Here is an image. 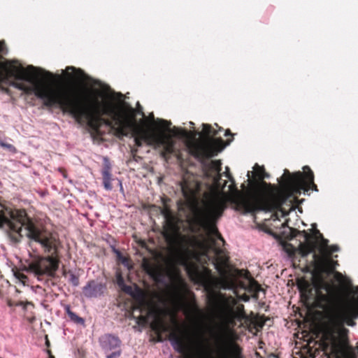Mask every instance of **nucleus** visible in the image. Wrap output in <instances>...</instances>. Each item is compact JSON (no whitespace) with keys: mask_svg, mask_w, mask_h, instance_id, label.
Returning <instances> with one entry per match:
<instances>
[{"mask_svg":"<svg viewBox=\"0 0 358 358\" xmlns=\"http://www.w3.org/2000/svg\"><path fill=\"white\" fill-rule=\"evenodd\" d=\"M280 190L278 191L268 212L280 211L283 215L288 214L283 206H287L289 209L292 208L293 203L298 199L297 195L301 194V191L308 192V187L304 183V176L301 171L291 173L287 169L278 180Z\"/></svg>","mask_w":358,"mask_h":358,"instance_id":"obj_7","label":"nucleus"},{"mask_svg":"<svg viewBox=\"0 0 358 358\" xmlns=\"http://www.w3.org/2000/svg\"><path fill=\"white\" fill-rule=\"evenodd\" d=\"M64 275L65 276H69V282L74 287H77L79 285L78 276L73 273L71 271H65L64 272Z\"/></svg>","mask_w":358,"mask_h":358,"instance_id":"obj_24","label":"nucleus"},{"mask_svg":"<svg viewBox=\"0 0 358 358\" xmlns=\"http://www.w3.org/2000/svg\"><path fill=\"white\" fill-rule=\"evenodd\" d=\"M215 126L218 127V130L215 129L209 124H203L202 134L204 139L202 141L188 142L187 144L189 154L201 163L217 155L233 140V138L227 139L224 143L222 138H215L218 132L223 129L217 124H215Z\"/></svg>","mask_w":358,"mask_h":358,"instance_id":"obj_8","label":"nucleus"},{"mask_svg":"<svg viewBox=\"0 0 358 358\" xmlns=\"http://www.w3.org/2000/svg\"><path fill=\"white\" fill-rule=\"evenodd\" d=\"M105 288L106 287L103 284L96 282L94 280H90L83 287V292L87 298L97 297L103 293Z\"/></svg>","mask_w":358,"mask_h":358,"instance_id":"obj_15","label":"nucleus"},{"mask_svg":"<svg viewBox=\"0 0 358 358\" xmlns=\"http://www.w3.org/2000/svg\"><path fill=\"white\" fill-rule=\"evenodd\" d=\"M159 124H160V127H162L163 129H166V130L169 129V127L171 124V122H169L166 120H160Z\"/></svg>","mask_w":358,"mask_h":358,"instance_id":"obj_30","label":"nucleus"},{"mask_svg":"<svg viewBox=\"0 0 358 358\" xmlns=\"http://www.w3.org/2000/svg\"><path fill=\"white\" fill-rule=\"evenodd\" d=\"M47 353L49 355V358H55L54 355H52V352H51V350H47Z\"/></svg>","mask_w":358,"mask_h":358,"instance_id":"obj_38","label":"nucleus"},{"mask_svg":"<svg viewBox=\"0 0 358 358\" xmlns=\"http://www.w3.org/2000/svg\"><path fill=\"white\" fill-rule=\"evenodd\" d=\"M71 70L74 73V78L78 80H88L90 79L89 76H87L85 72L80 69H76L74 66H68L66 69L65 73L66 77L69 79L72 78V75L69 73L68 71Z\"/></svg>","mask_w":358,"mask_h":358,"instance_id":"obj_20","label":"nucleus"},{"mask_svg":"<svg viewBox=\"0 0 358 358\" xmlns=\"http://www.w3.org/2000/svg\"><path fill=\"white\" fill-rule=\"evenodd\" d=\"M226 206V201L224 199L216 198L208 208L198 210L194 215V223L198 227V230L202 228L208 233V238L203 241L194 238L192 243L194 246L201 249L205 255L210 249H213L217 255L221 252V250L217 245V240L213 236L224 243L216 227V222L222 215Z\"/></svg>","mask_w":358,"mask_h":358,"instance_id":"obj_5","label":"nucleus"},{"mask_svg":"<svg viewBox=\"0 0 358 358\" xmlns=\"http://www.w3.org/2000/svg\"><path fill=\"white\" fill-rule=\"evenodd\" d=\"M57 78L60 79L61 76H57Z\"/></svg>","mask_w":358,"mask_h":358,"instance_id":"obj_48","label":"nucleus"},{"mask_svg":"<svg viewBox=\"0 0 358 358\" xmlns=\"http://www.w3.org/2000/svg\"><path fill=\"white\" fill-rule=\"evenodd\" d=\"M182 250H183V252H185V253L189 252V249L185 247V246H182Z\"/></svg>","mask_w":358,"mask_h":358,"instance_id":"obj_39","label":"nucleus"},{"mask_svg":"<svg viewBox=\"0 0 358 358\" xmlns=\"http://www.w3.org/2000/svg\"><path fill=\"white\" fill-rule=\"evenodd\" d=\"M9 217L0 213V228L5 229L10 238L15 243H19L23 235L24 227L26 236L41 244L43 251L50 254L47 257H38L28 265L27 271L35 274L39 279L41 276L54 277L59 265L58 246L59 241L52 233L41 230L33 220L27 215L24 209H10Z\"/></svg>","mask_w":358,"mask_h":358,"instance_id":"obj_2","label":"nucleus"},{"mask_svg":"<svg viewBox=\"0 0 358 358\" xmlns=\"http://www.w3.org/2000/svg\"><path fill=\"white\" fill-rule=\"evenodd\" d=\"M15 276L23 283H25L28 279L27 276L20 271L15 273Z\"/></svg>","mask_w":358,"mask_h":358,"instance_id":"obj_29","label":"nucleus"},{"mask_svg":"<svg viewBox=\"0 0 358 358\" xmlns=\"http://www.w3.org/2000/svg\"><path fill=\"white\" fill-rule=\"evenodd\" d=\"M175 145L176 143L170 135L166 134L164 132L155 134L154 147L155 148L162 147L160 155L166 161H168L170 156L175 153Z\"/></svg>","mask_w":358,"mask_h":358,"instance_id":"obj_13","label":"nucleus"},{"mask_svg":"<svg viewBox=\"0 0 358 358\" xmlns=\"http://www.w3.org/2000/svg\"><path fill=\"white\" fill-rule=\"evenodd\" d=\"M265 173V169L263 166H259L256 164L255 166V176L257 178H260V176Z\"/></svg>","mask_w":358,"mask_h":358,"instance_id":"obj_27","label":"nucleus"},{"mask_svg":"<svg viewBox=\"0 0 358 358\" xmlns=\"http://www.w3.org/2000/svg\"><path fill=\"white\" fill-rule=\"evenodd\" d=\"M31 304L30 302L17 301L15 303V306H22L24 309H26L27 305Z\"/></svg>","mask_w":358,"mask_h":358,"instance_id":"obj_32","label":"nucleus"},{"mask_svg":"<svg viewBox=\"0 0 358 358\" xmlns=\"http://www.w3.org/2000/svg\"><path fill=\"white\" fill-rule=\"evenodd\" d=\"M268 177V173L265 171L260 178L248 179V188L244 193L239 192L237 205L245 213L268 212L271 202L280 190V184H271L264 180Z\"/></svg>","mask_w":358,"mask_h":358,"instance_id":"obj_4","label":"nucleus"},{"mask_svg":"<svg viewBox=\"0 0 358 358\" xmlns=\"http://www.w3.org/2000/svg\"><path fill=\"white\" fill-rule=\"evenodd\" d=\"M8 49L3 41H0V80L3 78V71H5L6 76L9 78H15L16 80L26 81L27 83L23 82L13 81L10 85L22 90L25 94L31 95L34 94L39 99L38 93L45 92L47 89H58L59 85H55L50 83L40 81L36 78L37 69L33 66H28L24 69L22 66H17L11 64L15 63V61L10 62V65L8 66V62H3V55H6Z\"/></svg>","mask_w":358,"mask_h":358,"instance_id":"obj_6","label":"nucleus"},{"mask_svg":"<svg viewBox=\"0 0 358 358\" xmlns=\"http://www.w3.org/2000/svg\"><path fill=\"white\" fill-rule=\"evenodd\" d=\"M38 93L43 105L48 108H58L64 113L71 115L77 122H85L96 135L101 136L103 124L113 130L118 138L124 136L134 138L137 147L147 145L154 146L156 134H150L139 127L136 120V110L130 106H119L112 101H100V91L88 90L78 96L73 86H60L58 89H47Z\"/></svg>","mask_w":358,"mask_h":358,"instance_id":"obj_1","label":"nucleus"},{"mask_svg":"<svg viewBox=\"0 0 358 358\" xmlns=\"http://www.w3.org/2000/svg\"><path fill=\"white\" fill-rule=\"evenodd\" d=\"M327 264H334V262L332 259H327Z\"/></svg>","mask_w":358,"mask_h":358,"instance_id":"obj_41","label":"nucleus"},{"mask_svg":"<svg viewBox=\"0 0 358 358\" xmlns=\"http://www.w3.org/2000/svg\"><path fill=\"white\" fill-rule=\"evenodd\" d=\"M227 261V258L222 257H217L215 259V268L222 275L220 278L213 276L211 271L207 268L203 273L198 274L199 280L208 292L209 303L215 308H218L222 315L223 320L220 328L213 334V338L216 343L222 342L225 338V331L236 325V312L234 306L237 303L236 300L231 296H227L215 291L218 288L230 289L233 286V282L224 275V266Z\"/></svg>","mask_w":358,"mask_h":358,"instance_id":"obj_3","label":"nucleus"},{"mask_svg":"<svg viewBox=\"0 0 358 358\" xmlns=\"http://www.w3.org/2000/svg\"><path fill=\"white\" fill-rule=\"evenodd\" d=\"M224 136H233V135H232V134L231 133V131H230L229 129H227V130L225 131Z\"/></svg>","mask_w":358,"mask_h":358,"instance_id":"obj_36","label":"nucleus"},{"mask_svg":"<svg viewBox=\"0 0 358 358\" xmlns=\"http://www.w3.org/2000/svg\"><path fill=\"white\" fill-rule=\"evenodd\" d=\"M99 343L101 348L106 351H110L119 348L121 345V341L117 336L112 334H104L99 338Z\"/></svg>","mask_w":358,"mask_h":358,"instance_id":"obj_16","label":"nucleus"},{"mask_svg":"<svg viewBox=\"0 0 358 358\" xmlns=\"http://www.w3.org/2000/svg\"><path fill=\"white\" fill-rule=\"evenodd\" d=\"M169 340L173 349L181 355L182 358H213L208 352L193 354L192 343L184 334L173 331L169 335ZM219 358H244L243 348L236 343H230L220 354Z\"/></svg>","mask_w":358,"mask_h":358,"instance_id":"obj_9","label":"nucleus"},{"mask_svg":"<svg viewBox=\"0 0 358 358\" xmlns=\"http://www.w3.org/2000/svg\"><path fill=\"white\" fill-rule=\"evenodd\" d=\"M341 317L348 326L353 327L356 324L354 320L358 317V296L345 306L341 313Z\"/></svg>","mask_w":358,"mask_h":358,"instance_id":"obj_14","label":"nucleus"},{"mask_svg":"<svg viewBox=\"0 0 358 358\" xmlns=\"http://www.w3.org/2000/svg\"><path fill=\"white\" fill-rule=\"evenodd\" d=\"M47 74H48L50 78H53V77H55V76H54V75H53L52 73H50V72H47Z\"/></svg>","mask_w":358,"mask_h":358,"instance_id":"obj_42","label":"nucleus"},{"mask_svg":"<svg viewBox=\"0 0 358 358\" xmlns=\"http://www.w3.org/2000/svg\"><path fill=\"white\" fill-rule=\"evenodd\" d=\"M248 299H249V298L248 296L244 297L245 301H248Z\"/></svg>","mask_w":358,"mask_h":358,"instance_id":"obj_45","label":"nucleus"},{"mask_svg":"<svg viewBox=\"0 0 358 358\" xmlns=\"http://www.w3.org/2000/svg\"><path fill=\"white\" fill-rule=\"evenodd\" d=\"M117 282L119 285H120L121 283L123 282V279L120 275H119V276L117 278Z\"/></svg>","mask_w":358,"mask_h":358,"instance_id":"obj_37","label":"nucleus"},{"mask_svg":"<svg viewBox=\"0 0 358 358\" xmlns=\"http://www.w3.org/2000/svg\"><path fill=\"white\" fill-rule=\"evenodd\" d=\"M173 132L174 136H178L179 138H189V134L185 129L174 127L173 129Z\"/></svg>","mask_w":358,"mask_h":358,"instance_id":"obj_25","label":"nucleus"},{"mask_svg":"<svg viewBox=\"0 0 358 358\" xmlns=\"http://www.w3.org/2000/svg\"><path fill=\"white\" fill-rule=\"evenodd\" d=\"M246 318V314L244 310V306L240 305L237 308V311L236 312V319L238 320H242Z\"/></svg>","mask_w":358,"mask_h":358,"instance_id":"obj_26","label":"nucleus"},{"mask_svg":"<svg viewBox=\"0 0 358 358\" xmlns=\"http://www.w3.org/2000/svg\"><path fill=\"white\" fill-rule=\"evenodd\" d=\"M227 169V172H226V176L229 178V180L232 182V183H234V179L233 178V176H231V174L229 172V168L227 167L226 168Z\"/></svg>","mask_w":358,"mask_h":358,"instance_id":"obj_34","label":"nucleus"},{"mask_svg":"<svg viewBox=\"0 0 358 358\" xmlns=\"http://www.w3.org/2000/svg\"><path fill=\"white\" fill-rule=\"evenodd\" d=\"M331 351L336 357H338V355L341 352V345L338 343H333Z\"/></svg>","mask_w":358,"mask_h":358,"instance_id":"obj_28","label":"nucleus"},{"mask_svg":"<svg viewBox=\"0 0 358 358\" xmlns=\"http://www.w3.org/2000/svg\"><path fill=\"white\" fill-rule=\"evenodd\" d=\"M343 332L346 333V332H348V330H347V329H344L343 330Z\"/></svg>","mask_w":358,"mask_h":358,"instance_id":"obj_46","label":"nucleus"},{"mask_svg":"<svg viewBox=\"0 0 358 358\" xmlns=\"http://www.w3.org/2000/svg\"><path fill=\"white\" fill-rule=\"evenodd\" d=\"M175 145L176 143L170 135L166 134L164 132L155 134L154 147L155 148L162 147L160 155L166 161H168L170 156L175 153Z\"/></svg>","mask_w":358,"mask_h":358,"instance_id":"obj_12","label":"nucleus"},{"mask_svg":"<svg viewBox=\"0 0 358 358\" xmlns=\"http://www.w3.org/2000/svg\"><path fill=\"white\" fill-rule=\"evenodd\" d=\"M301 234H303L305 241L299 243L298 250L303 257H305L310 253L315 252L317 248V241L315 236L317 235L319 238L322 239L320 245L321 252H326L328 255H331L334 252L338 250V247L337 245L328 246V240L323 238L322 234H320L318 229H315L314 236H311L305 230L300 231L297 229H293L291 232V238H295Z\"/></svg>","mask_w":358,"mask_h":358,"instance_id":"obj_10","label":"nucleus"},{"mask_svg":"<svg viewBox=\"0 0 358 358\" xmlns=\"http://www.w3.org/2000/svg\"><path fill=\"white\" fill-rule=\"evenodd\" d=\"M0 145L2 148H6L9 149L10 150H11L12 149L15 148L13 145L9 144V143H3V142H1Z\"/></svg>","mask_w":358,"mask_h":358,"instance_id":"obj_33","label":"nucleus"},{"mask_svg":"<svg viewBox=\"0 0 358 358\" xmlns=\"http://www.w3.org/2000/svg\"><path fill=\"white\" fill-rule=\"evenodd\" d=\"M257 287H258V289H257V291H259V290H261V289H261V287H260V286H259V285H257Z\"/></svg>","mask_w":358,"mask_h":358,"instance_id":"obj_44","label":"nucleus"},{"mask_svg":"<svg viewBox=\"0 0 358 358\" xmlns=\"http://www.w3.org/2000/svg\"><path fill=\"white\" fill-rule=\"evenodd\" d=\"M250 171H248V176L250 177Z\"/></svg>","mask_w":358,"mask_h":358,"instance_id":"obj_47","label":"nucleus"},{"mask_svg":"<svg viewBox=\"0 0 358 358\" xmlns=\"http://www.w3.org/2000/svg\"><path fill=\"white\" fill-rule=\"evenodd\" d=\"M15 303H16V302L12 301L11 299H8L7 300V305L9 306V307H13V306H15Z\"/></svg>","mask_w":358,"mask_h":358,"instance_id":"obj_35","label":"nucleus"},{"mask_svg":"<svg viewBox=\"0 0 358 358\" xmlns=\"http://www.w3.org/2000/svg\"><path fill=\"white\" fill-rule=\"evenodd\" d=\"M133 310H138L140 314L136 317V323L141 326H146L149 323V319L151 316L155 318L150 323V327L157 334H160L162 332L167 331V326L164 320L157 315V310L146 302L145 300H141L136 304Z\"/></svg>","mask_w":358,"mask_h":358,"instance_id":"obj_11","label":"nucleus"},{"mask_svg":"<svg viewBox=\"0 0 358 358\" xmlns=\"http://www.w3.org/2000/svg\"><path fill=\"white\" fill-rule=\"evenodd\" d=\"M222 162L220 160H212L208 164L209 170L216 172L217 176L215 177L214 180L215 183H217L221 178L220 171L222 169Z\"/></svg>","mask_w":358,"mask_h":358,"instance_id":"obj_22","label":"nucleus"},{"mask_svg":"<svg viewBox=\"0 0 358 358\" xmlns=\"http://www.w3.org/2000/svg\"><path fill=\"white\" fill-rule=\"evenodd\" d=\"M45 339H46L45 345H46L48 347H49V346H50V341H49V340H48V336H45Z\"/></svg>","mask_w":358,"mask_h":358,"instance_id":"obj_40","label":"nucleus"},{"mask_svg":"<svg viewBox=\"0 0 358 358\" xmlns=\"http://www.w3.org/2000/svg\"><path fill=\"white\" fill-rule=\"evenodd\" d=\"M64 310L72 322L76 324H83L84 322V320L73 312L69 306H66Z\"/></svg>","mask_w":358,"mask_h":358,"instance_id":"obj_23","label":"nucleus"},{"mask_svg":"<svg viewBox=\"0 0 358 358\" xmlns=\"http://www.w3.org/2000/svg\"><path fill=\"white\" fill-rule=\"evenodd\" d=\"M303 176H304V183L308 187V191L310 189L317 192L318 189L317 185L314 182V173L308 166H305L303 168Z\"/></svg>","mask_w":358,"mask_h":358,"instance_id":"obj_19","label":"nucleus"},{"mask_svg":"<svg viewBox=\"0 0 358 358\" xmlns=\"http://www.w3.org/2000/svg\"><path fill=\"white\" fill-rule=\"evenodd\" d=\"M313 257H314L315 259H317L318 258L317 255L315 254V253H314Z\"/></svg>","mask_w":358,"mask_h":358,"instance_id":"obj_43","label":"nucleus"},{"mask_svg":"<svg viewBox=\"0 0 358 358\" xmlns=\"http://www.w3.org/2000/svg\"><path fill=\"white\" fill-rule=\"evenodd\" d=\"M102 177H103V184L104 188L106 190H111L113 187L111 185V173H110V167L109 166H106L102 171Z\"/></svg>","mask_w":358,"mask_h":358,"instance_id":"obj_21","label":"nucleus"},{"mask_svg":"<svg viewBox=\"0 0 358 358\" xmlns=\"http://www.w3.org/2000/svg\"><path fill=\"white\" fill-rule=\"evenodd\" d=\"M297 287L303 299L308 301L313 297V286L308 280L305 278L299 279Z\"/></svg>","mask_w":358,"mask_h":358,"instance_id":"obj_17","label":"nucleus"},{"mask_svg":"<svg viewBox=\"0 0 358 358\" xmlns=\"http://www.w3.org/2000/svg\"><path fill=\"white\" fill-rule=\"evenodd\" d=\"M0 358H2V357H0Z\"/></svg>","mask_w":358,"mask_h":358,"instance_id":"obj_49","label":"nucleus"},{"mask_svg":"<svg viewBox=\"0 0 358 358\" xmlns=\"http://www.w3.org/2000/svg\"><path fill=\"white\" fill-rule=\"evenodd\" d=\"M179 231L180 228L176 223L170 222L169 224V229L164 234V236L167 241L170 243L178 244V238L182 241L185 240V236H182L180 234Z\"/></svg>","mask_w":358,"mask_h":358,"instance_id":"obj_18","label":"nucleus"},{"mask_svg":"<svg viewBox=\"0 0 358 358\" xmlns=\"http://www.w3.org/2000/svg\"><path fill=\"white\" fill-rule=\"evenodd\" d=\"M121 350H118L117 351H115L106 356L107 358H116L120 356Z\"/></svg>","mask_w":358,"mask_h":358,"instance_id":"obj_31","label":"nucleus"}]
</instances>
